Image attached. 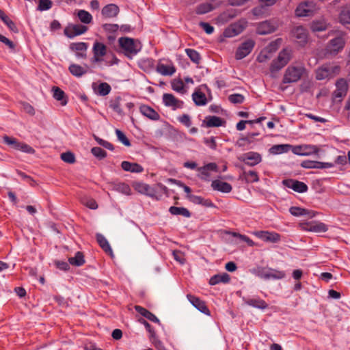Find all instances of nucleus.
Returning a JSON list of instances; mask_svg holds the SVG:
<instances>
[{"label":"nucleus","mask_w":350,"mask_h":350,"mask_svg":"<svg viewBox=\"0 0 350 350\" xmlns=\"http://www.w3.org/2000/svg\"><path fill=\"white\" fill-rule=\"evenodd\" d=\"M308 228L306 230L315 232H325L328 230L327 226L322 222H315L306 224Z\"/></svg>","instance_id":"nucleus-36"},{"label":"nucleus","mask_w":350,"mask_h":350,"mask_svg":"<svg viewBox=\"0 0 350 350\" xmlns=\"http://www.w3.org/2000/svg\"><path fill=\"white\" fill-rule=\"evenodd\" d=\"M77 16L80 21L85 24H89L92 21V15L84 10H80L77 12Z\"/></svg>","instance_id":"nucleus-45"},{"label":"nucleus","mask_w":350,"mask_h":350,"mask_svg":"<svg viewBox=\"0 0 350 350\" xmlns=\"http://www.w3.org/2000/svg\"><path fill=\"white\" fill-rule=\"evenodd\" d=\"M88 69L89 66L86 64L84 66H81L77 64H71L68 67L70 72L76 77H81L85 75Z\"/></svg>","instance_id":"nucleus-18"},{"label":"nucleus","mask_w":350,"mask_h":350,"mask_svg":"<svg viewBox=\"0 0 350 350\" xmlns=\"http://www.w3.org/2000/svg\"><path fill=\"white\" fill-rule=\"evenodd\" d=\"M135 188L141 193L146 194L151 198H155L156 199H158L155 197L154 189L147 184L138 183L135 184Z\"/></svg>","instance_id":"nucleus-26"},{"label":"nucleus","mask_w":350,"mask_h":350,"mask_svg":"<svg viewBox=\"0 0 350 350\" xmlns=\"http://www.w3.org/2000/svg\"><path fill=\"white\" fill-rule=\"evenodd\" d=\"M301 166L306 169H317V161L306 160L301 162Z\"/></svg>","instance_id":"nucleus-60"},{"label":"nucleus","mask_w":350,"mask_h":350,"mask_svg":"<svg viewBox=\"0 0 350 350\" xmlns=\"http://www.w3.org/2000/svg\"><path fill=\"white\" fill-rule=\"evenodd\" d=\"M118 42L124 54L129 58L137 55L142 49L140 42L133 38L122 37L119 38Z\"/></svg>","instance_id":"nucleus-1"},{"label":"nucleus","mask_w":350,"mask_h":350,"mask_svg":"<svg viewBox=\"0 0 350 350\" xmlns=\"http://www.w3.org/2000/svg\"><path fill=\"white\" fill-rule=\"evenodd\" d=\"M91 152L95 157H96L99 160H101L107 157L106 151L100 147H93L91 149Z\"/></svg>","instance_id":"nucleus-50"},{"label":"nucleus","mask_w":350,"mask_h":350,"mask_svg":"<svg viewBox=\"0 0 350 350\" xmlns=\"http://www.w3.org/2000/svg\"><path fill=\"white\" fill-rule=\"evenodd\" d=\"M339 21L343 25L350 24V11L342 10L339 15Z\"/></svg>","instance_id":"nucleus-52"},{"label":"nucleus","mask_w":350,"mask_h":350,"mask_svg":"<svg viewBox=\"0 0 350 350\" xmlns=\"http://www.w3.org/2000/svg\"><path fill=\"white\" fill-rule=\"evenodd\" d=\"M310 28L314 32L323 31L327 29V24L325 21H313Z\"/></svg>","instance_id":"nucleus-42"},{"label":"nucleus","mask_w":350,"mask_h":350,"mask_svg":"<svg viewBox=\"0 0 350 350\" xmlns=\"http://www.w3.org/2000/svg\"><path fill=\"white\" fill-rule=\"evenodd\" d=\"M243 300L247 305L258 309L265 310L268 307L265 301L260 298L243 299Z\"/></svg>","instance_id":"nucleus-31"},{"label":"nucleus","mask_w":350,"mask_h":350,"mask_svg":"<svg viewBox=\"0 0 350 350\" xmlns=\"http://www.w3.org/2000/svg\"><path fill=\"white\" fill-rule=\"evenodd\" d=\"M178 120L180 121V122H181L187 127H189L191 125L190 117L187 114H183L181 116L178 117Z\"/></svg>","instance_id":"nucleus-64"},{"label":"nucleus","mask_w":350,"mask_h":350,"mask_svg":"<svg viewBox=\"0 0 350 350\" xmlns=\"http://www.w3.org/2000/svg\"><path fill=\"white\" fill-rule=\"evenodd\" d=\"M230 277L226 273H223L222 274H216L210 278L209 284L213 286L220 282L228 283L230 282Z\"/></svg>","instance_id":"nucleus-32"},{"label":"nucleus","mask_w":350,"mask_h":350,"mask_svg":"<svg viewBox=\"0 0 350 350\" xmlns=\"http://www.w3.org/2000/svg\"><path fill=\"white\" fill-rule=\"evenodd\" d=\"M172 255L174 259L181 265H183L185 262V256L182 252L179 250H174L172 252Z\"/></svg>","instance_id":"nucleus-61"},{"label":"nucleus","mask_w":350,"mask_h":350,"mask_svg":"<svg viewBox=\"0 0 350 350\" xmlns=\"http://www.w3.org/2000/svg\"><path fill=\"white\" fill-rule=\"evenodd\" d=\"M121 167L122 170L126 172L141 173L144 171V167L139 164L137 163H131L126 161H124L122 162Z\"/></svg>","instance_id":"nucleus-24"},{"label":"nucleus","mask_w":350,"mask_h":350,"mask_svg":"<svg viewBox=\"0 0 350 350\" xmlns=\"http://www.w3.org/2000/svg\"><path fill=\"white\" fill-rule=\"evenodd\" d=\"M138 321L143 324L145 327L146 328L147 331L150 333V339H154L156 338V333L154 330L152 328L150 324L147 322L145 319L140 318Z\"/></svg>","instance_id":"nucleus-53"},{"label":"nucleus","mask_w":350,"mask_h":350,"mask_svg":"<svg viewBox=\"0 0 350 350\" xmlns=\"http://www.w3.org/2000/svg\"><path fill=\"white\" fill-rule=\"evenodd\" d=\"M60 157L62 161L67 163L72 164L76 161L75 154L70 151L62 153Z\"/></svg>","instance_id":"nucleus-51"},{"label":"nucleus","mask_w":350,"mask_h":350,"mask_svg":"<svg viewBox=\"0 0 350 350\" xmlns=\"http://www.w3.org/2000/svg\"><path fill=\"white\" fill-rule=\"evenodd\" d=\"M68 261L72 265L80 267L85 263L84 256L82 252H77L74 257L69 258Z\"/></svg>","instance_id":"nucleus-41"},{"label":"nucleus","mask_w":350,"mask_h":350,"mask_svg":"<svg viewBox=\"0 0 350 350\" xmlns=\"http://www.w3.org/2000/svg\"><path fill=\"white\" fill-rule=\"evenodd\" d=\"M94 139L99 145L103 146L104 148H105L108 150H113V146L110 142L105 141L97 136H94Z\"/></svg>","instance_id":"nucleus-58"},{"label":"nucleus","mask_w":350,"mask_h":350,"mask_svg":"<svg viewBox=\"0 0 350 350\" xmlns=\"http://www.w3.org/2000/svg\"><path fill=\"white\" fill-rule=\"evenodd\" d=\"M3 140L4 143L8 145L12 146L13 148L17 150L18 145H19V142L16 140V139L14 137H10L8 135H5L3 137Z\"/></svg>","instance_id":"nucleus-57"},{"label":"nucleus","mask_w":350,"mask_h":350,"mask_svg":"<svg viewBox=\"0 0 350 350\" xmlns=\"http://www.w3.org/2000/svg\"><path fill=\"white\" fill-rule=\"evenodd\" d=\"M258 275L265 280H280L283 279L286 274L283 271L271 268H261L258 271Z\"/></svg>","instance_id":"nucleus-8"},{"label":"nucleus","mask_w":350,"mask_h":350,"mask_svg":"<svg viewBox=\"0 0 350 350\" xmlns=\"http://www.w3.org/2000/svg\"><path fill=\"white\" fill-rule=\"evenodd\" d=\"M282 184L285 187L292 189L298 193H304L308 190L306 184L296 180L285 179L282 180Z\"/></svg>","instance_id":"nucleus-15"},{"label":"nucleus","mask_w":350,"mask_h":350,"mask_svg":"<svg viewBox=\"0 0 350 350\" xmlns=\"http://www.w3.org/2000/svg\"><path fill=\"white\" fill-rule=\"evenodd\" d=\"M116 134L117 135V137L120 142H121L124 146H130L131 143L129 139L126 137V136L124 135V133L121 131L119 129L116 130Z\"/></svg>","instance_id":"nucleus-54"},{"label":"nucleus","mask_w":350,"mask_h":350,"mask_svg":"<svg viewBox=\"0 0 350 350\" xmlns=\"http://www.w3.org/2000/svg\"><path fill=\"white\" fill-rule=\"evenodd\" d=\"M242 176L247 183H256L259 180L258 174L255 171L243 172Z\"/></svg>","instance_id":"nucleus-47"},{"label":"nucleus","mask_w":350,"mask_h":350,"mask_svg":"<svg viewBox=\"0 0 350 350\" xmlns=\"http://www.w3.org/2000/svg\"><path fill=\"white\" fill-rule=\"evenodd\" d=\"M163 102L165 106L170 107L174 110L183 108L184 105L183 100H178L173 94L169 93L163 94Z\"/></svg>","instance_id":"nucleus-14"},{"label":"nucleus","mask_w":350,"mask_h":350,"mask_svg":"<svg viewBox=\"0 0 350 350\" xmlns=\"http://www.w3.org/2000/svg\"><path fill=\"white\" fill-rule=\"evenodd\" d=\"M336 88L332 93V100L334 103H340L347 94L348 84L347 81L343 78L339 79L336 83Z\"/></svg>","instance_id":"nucleus-4"},{"label":"nucleus","mask_w":350,"mask_h":350,"mask_svg":"<svg viewBox=\"0 0 350 350\" xmlns=\"http://www.w3.org/2000/svg\"><path fill=\"white\" fill-rule=\"evenodd\" d=\"M284 67V66H281L280 63L278 62L276 59H275L270 66V71L272 73L277 72Z\"/></svg>","instance_id":"nucleus-63"},{"label":"nucleus","mask_w":350,"mask_h":350,"mask_svg":"<svg viewBox=\"0 0 350 350\" xmlns=\"http://www.w3.org/2000/svg\"><path fill=\"white\" fill-rule=\"evenodd\" d=\"M111 86L105 82L101 83L98 87V93L100 96H107L111 92Z\"/></svg>","instance_id":"nucleus-49"},{"label":"nucleus","mask_w":350,"mask_h":350,"mask_svg":"<svg viewBox=\"0 0 350 350\" xmlns=\"http://www.w3.org/2000/svg\"><path fill=\"white\" fill-rule=\"evenodd\" d=\"M228 100L234 104H240L244 101V96L240 94H233L228 96Z\"/></svg>","instance_id":"nucleus-55"},{"label":"nucleus","mask_w":350,"mask_h":350,"mask_svg":"<svg viewBox=\"0 0 350 350\" xmlns=\"http://www.w3.org/2000/svg\"><path fill=\"white\" fill-rule=\"evenodd\" d=\"M171 85L172 90L174 91L181 94H185L186 92L185 90V85L182 79H175L172 81Z\"/></svg>","instance_id":"nucleus-44"},{"label":"nucleus","mask_w":350,"mask_h":350,"mask_svg":"<svg viewBox=\"0 0 350 350\" xmlns=\"http://www.w3.org/2000/svg\"><path fill=\"white\" fill-rule=\"evenodd\" d=\"M17 150L29 154H33L35 152V150L32 147L25 143H19Z\"/></svg>","instance_id":"nucleus-59"},{"label":"nucleus","mask_w":350,"mask_h":350,"mask_svg":"<svg viewBox=\"0 0 350 350\" xmlns=\"http://www.w3.org/2000/svg\"><path fill=\"white\" fill-rule=\"evenodd\" d=\"M140 112L148 118L152 120H159L160 115L152 107L143 105L139 107Z\"/></svg>","instance_id":"nucleus-22"},{"label":"nucleus","mask_w":350,"mask_h":350,"mask_svg":"<svg viewBox=\"0 0 350 350\" xmlns=\"http://www.w3.org/2000/svg\"><path fill=\"white\" fill-rule=\"evenodd\" d=\"M119 12L118 6L113 3L108 4L102 9V14L105 18L116 17Z\"/></svg>","instance_id":"nucleus-23"},{"label":"nucleus","mask_w":350,"mask_h":350,"mask_svg":"<svg viewBox=\"0 0 350 350\" xmlns=\"http://www.w3.org/2000/svg\"><path fill=\"white\" fill-rule=\"evenodd\" d=\"M279 26L277 20H267L260 23L258 25L256 32L259 35H266L274 32Z\"/></svg>","instance_id":"nucleus-6"},{"label":"nucleus","mask_w":350,"mask_h":350,"mask_svg":"<svg viewBox=\"0 0 350 350\" xmlns=\"http://www.w3.org/2000/svg\"><path fill=\"white\" fill-rule=\"evenodd\" d=\"M254 234L264 241L273 243H278L281 239V236L274 232L260 230L254 232Z\"/></svg>","instance_id":"nucleus-12"},{"label":"nucleus","mask_w":350,"mask_h":350,"mask_svg":"<svg viewBox=\"0 0 350 350\" xmlns=\"http://www.w3.org/2000/svg\"><path fill=\"white\" fill-rule=\"evenodd\" d=\"M157 71L164 76H171L176 72V68L173 65H165L159 64L157 66Z\"/></svg>","instance_id":"nucleus-33"},{"label":"nucleus","mask_w":350,"mask_h":350,"mask_svg":"<svg viewBox=\"0 0 350 350\" xmlns=\"http://www.w3.org/2000/svg\"><path fill=\"white\" fill-rule=\"evenodd\" d=\"M96 240L98 243L99 245L101 247V248L106 252L109 254L111 256L113 255L112 250L109 244L108 241L105 239V237L100 234H96Z\"/></svg>","instance_id":"nucleus-35"},{"label":"nucleus","mask_w":350,"mask_h":350,"mask_svg":"<svg viewBox=\"0 0 350 350\" xmlns=\"http://www.w3.org/2000/svg\"><path fill=\"white\" fill-rule=\"evenodd\" d=\"M53 97L57 100L61 102L62 105H66L67 104V100L64 92L58 87H53Z\"/></svg>","instance_id":"nucleus-37"},{"label":"nucleus","mask_w":350,"mask_h":350,"mask_svg":"<svg viewBox=\"0 0 350 350\" xmlns=\"http://www.w3.org/2000/svg\"><path fill=\"white\" fill-rule=\"evenodd\" d=\"M22 108L25 112L33 116L35 114V110L33 106H31L29 103L23 102L21 103Z\"/></svg>","instance_id":"nucleus-62"},{"label":"nucleus","mask_w":350,"mask_h":350,"mask_svg":"<svg viewBox=\"0 0 350 350\" xmlns=\"http://www.w3.org/2000/svg\"><path fill=\"white\" fill-rule=\"evenodd\" d=\"M316 10V5L312 1H305L299 3L296 10L295 14L298 17L310 16Z\"/></svg>","instance_id":"nucleus-5"},{"label":"nucleus","mask_w":350,"mask_h":350,"mask_svg":"<svg viewBox=\"0 0 350 350\" xmlns=\"http://www.w3.org/2000/svg\"><path fill=\"white\" fill-rule=\"evenodd\" d=\"M243 161L248 166H254L261 162L262 157L257 152H250L244 155Z\"/></svg>","instance_id":"nucleus-17"},{"label":"nucleus","mask_w":350,"mask_h":350,"mask_svg":"<svg viewBox=\"0 0 350 350\" xmlns=\"http://www.w3.org/2000/svg\"><path fill=\"white\" fill-rule=\"evenodd\" d=\"M187 298L189 302L199 311L206 315H210V310L207 308L206 303L204 301L201 300L199 297L190 294L187 295Z\"/></svg>","instance_id":"nucleus-16"},{"label":"nucleus","mask_w":350,"mask_h":350,"mask_svg":"<svg viewBox=\"0 0 350 350\" xmlns=\"http://www.w3.org/2000/svg\"><path fill=\"white\" fill-rule=\"evenodd\" d=\"M88 31V27L83 25H69L64 29L65 35L69 38H73L81 35Z\"/></svg>","instance_id":"nucleus-11"},{"label":"nucleus","mask_w":350,"mask_h":350,"mask_svg":"<svg viewBox=\"0 0 350 350\" xmlns=\"http://www.w3.org/2000/svg\"><path fill=\"white\" fill-rule=\"evenodd\" d=\"M185 52H186L187 55H188V57L190 58V59L193 62H194L196 64L200 63V55L198 53V52H197L196 50L191 49H185Z\"/></svg>","instance_id":"nucleus-48"},{"label":"nucleus","mask_w":350,"mask_h":350,"mask_svg":"<svg viewBox=\"0 0 350 350\" xmlns=\"http://www.w3.org/2000/svg\"><path fill=\"white\" fill-rule=\"evenodd\" d=\"M211 187L213 190L222 193H230L232 189L230 184L219 180H213L211 183Z\"/></svg>","instance_id":"nucleus-21"},{"label":"nucleus","mask_w":350,"mask_h":350,"mask_svg":"<svg viewBox=\"0 0 350 350\" xmlns=\"http://www.w3.org/2000/svg\"><path fill=\"white\" fill-rule=\"evenodd\" d=\"M70 49L75 53L78 59H85L87 57V50L88 44L85 42H73L70 44Z\"/></svg>","instance_id":"nucleus-13"},{"label":"nucleus","mask_w":350,"mask_h":350,"mask_svg":"<svg viewBox=\"0 0 350 350\" xmlns=\"http://www.w3.org/2000/svg\"><path fill=\"white\" fill-rule=\"evenodd\" d=\"M243 30V27L241 25L235 23L232 25L229 28L225 29L224 35L226 37H233L241 33Z\"/></svg>","instance_id":"nucleus-34"},{"label":"nucleus","mask_w":350,"mask_h":350,"mask_svg":"<svg viewBox=\"0 0 350 350\" xmlns=\"http://www.w3.org/2000/svg\"><path fill=\"white\" fill-rule=\"evenodd\" d=\"M225 121L220 117L215 116H209L206 117L202 124L206 127H219L225 124Z\"/></svg>","instance_id":"nucleus-19"},{"label":"nucleus","mask_w":350,"mask_h":350,"mask_svg":"<svg viewBox=\"0 0 350 350\" xmlns=\"http://www.w3.org/2000/svg\"><path fill=\"white\" fill-rule=\"evenodd\" d=\"M135 310L139 313L142 316L144 317L145 318L148 319V320L157 323L159 325H161V322L159 319L151 312L148 310L147 309L140 306H135Z\"/></svg>","instance_id":"nucleus-28"},{"label":"nucleus","mask_w":350,"mask_h":350,"mask_svg":"<svg viewBox=\"0 0 350 350\" xmlns=\"http://www.w3.org/2000/svg\"><path fill=\"white\" fill-rule=\"evenodd\" d=\"M291 148V146L288 144L274 145L270 148L269 152L273 154H279L288 152Z\"/></svg>","instance_id":"nucleus-38"},{"label":"nucleus","mask_w":350,"mask_h":350,"mask_svg":"<svg viewBox=\"0 0 350 350\" xmlns=\"http://www.w3.org/2000/svg\"><path fill=\"white\" fill-rule=\"evenodd\" d=\"M331 78V68L328 64H324L316 70V79L317 80H323Z\"/></svg>","instance_id":"nucleus-25"},{"label":"nucleus","mask_w":350,"mask_h":350,"mask_svg":"<svg viewBox=\"0 0 350 350\" xmlns=\"http://www.w3.org/2000/svg\"><path fill=\"white\" fill-rule=\"evenodd\" d=\"M113 189L126 195H129L131 191L129 185L124 183L113 184Z\"/></svg>","instance_id":"nucleus-43"},{"label":"nucleus","mask_w":350,"mask_h":350,"mask_svg":"<svg viewBox=\"0 0 350 350\" xmlns=\"http://www.w3.org/2000/svg\"><path fill=\"white\" fill-rule=\"evenodd\" d=\"M123 100H125L122 97L118 96L111 98L109 101V107L121 116L124 115L121 108L122 102Z\"/></svg>","instance_id":"nucleus-27"},{"label":"nucleus","mask_w":350,"mask_h":350,"mask_svg":"<svg viewBox=\"0 0 350 350\" xmlns=\"http://www.w3.org/2000/svg\"><path fill=\"white\" fill-rule=\"evenodd\" d=\"M215 6L211 3H204L199 5L196 8L198 14H206L215 9Z\"/></svg>","instance_id":"nucleus-46"},{"label":"nucleus","mask_w":350,"mask_h":350,"mask_svg":"<svg viewBox=\"0 0 350 350\" xmlns=\"http://www.w3.org/2000/svg\"><path fill=\"white\" fill-rule=\"evenodd\" d=\"M254 44L255 42L252 40H247L243 42L236 51L235 58L239 60L245 57L251 53Z\"/></svg>","instance_id":"nucleus-10"},{"label":"nucleus","mask_w":350,"mask_h":350,"mask_svg":"<svg viewBox=\"0 0 350 350\" xmlns=\"http://www.w3.org/2000/svg\"><path fill=\"white\" fill-rule=\"evenodd\" d=\"M291 36L296 40L297 42L301 46H305L308 40V30L303 26H297L291 31Z\"/></svg>","instance_id":"nucleus-7"},{"label":"nucleus","mask_w":350,"mask_h":350,"mask_svg":"<svg viewBox=\"0 0 350 350\" xmlns=\"http://www.w3.org/2000/svg\"><path fill=\"white\" fill-rule=\"evenodd\" d=\"M192 98L195 104L198 106L205 105L207 103L205 94L200 91L193 92Z\"/></svg>","instance_id":"nucleus-39"},{"label":"nucleus","mask_w":350,"mask_h":350,"mask_svg":"<svg viewBox=\"0 0 350 350\" xmlns=\"http://www.w3.org/2000/svg\"><path fill=\"white\" fill-rule=\"evenodd\" d=\"M291 57L292 51L289 49H284L279 53L276 59L280 63L281 66H285L291 60Z\"/></svg>","instance_id":"nucleus-30"},{"label":"nucleus","mask_w":350,"mask_h":350,"mask_svg":"<svg viewBox=\"0 0 350 350\" xmlns=\"http://www.w3.org/2000/svg\"><path fill=\"white\" fill-rule=\"evenodd\" d=\"M289 212L293 216H307L308 218H312L316 215V213L313 211L302 208L298 206H292L289 209Z\"/></svg>","instance_id":"nucleus-20"},{"label":"nucleus","mask_w":350,"mask_h":350,"mask_svg":"<svg viewBox=\"0 0 350 350\" xmlns=\"http://www.w3.org/2000/svg\"><path fill=\"white\" fill-rule=\"evenodd\" d=\"M291 57L292 51L289 49H284L279 53L276 59L280 63L281 66H285L291 60Z\"/></svg>","instance_id":"nucleus-29"},{"label":"nucleus","mask_w":350,"mask_h":350,"mask_svg":"<svg viewBox=\"0 0 350 350\" xmlns=\"http://www.w3.org/2000/svg\"><path fill=\"white\" fill-rule=\"evenodd\" d=\"M306 69L304 66H289L285 70L282 82L284 83H296L306 73Z\"/></svg>","instance_id":"nucleus-2"},{"label":"nucleus","mask_w":350,"mask_h":350,"mask_svg":"<svg viewBox=\"0 0 350 350\" xmlns=\"http://www.w3.org/2000/svg\"><path fill=\"white\" fill-rule=\"evenodd\" d=\"M93 57L91 62L94 64L103 61V57L107 53V46L102 42H95L92 47Z\"/></svg>","instance_id":"nucleus-9"},{"label":"nucleus","mask_w":350,"mask_h":350,"mask_svg":"<svg viewBox=\"0 0 350 350\" xmlns=\"http://www.w3.org/2000/svg\"><path fill=\"white\" fill-rule=\"evenodd\" d=\"M170 213L174 215H183L185 217H190L191 213L185 207L171 206L169 209Z\"/></svg>","instance_id":"nucleus-40"},{"label":"nucleus","mask_w":350,"mask_h":350,"mask_svg":"<svg viewBox=\"0 0 350 350\" xmlns=\"http://www.w3.org/2000/svg\"><path fill=\"white\" fill-rule=\"evenodd\" d=\"M346 40L343 36H338L331 39L327 44L325 54L334 57L340 53L345 48Z\"/></svg>","instance_id":"nucleus-3"},{"label":"nucleus","mask_w":350,"mask_h":350,"mask_svg":"<svg viewBox=\"0 0 350 350\" xmlns=\"http://www.w3.org/2000/svg\"><path fill=\"white\" fill-rule=\"evenodd\" d=\"M52 7L51 0H40L38 10L40 11L48 10Z\"/></svg>","instance_id":"nucleus-56"}]
</instances>
